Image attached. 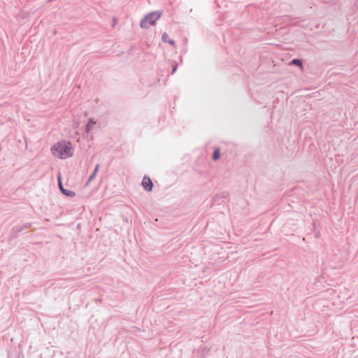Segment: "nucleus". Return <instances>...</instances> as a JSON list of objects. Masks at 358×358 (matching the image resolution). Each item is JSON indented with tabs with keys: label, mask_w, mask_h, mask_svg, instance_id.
Wrapping results in <instances>:
<instances>
[{
	"label": "nucleus",
	"mask_w": 358,
	"mask_h": 358,
	"mask_svg": "<svg viewBox=\"0 0 358 358\" xmlns=\"http://www.w3.org/2000/svg\"><path fill=\"white\" fill-rule=\"evenodd\" d=\"M292 64L297 65L302 69V62L299 59H294L292 61Z\"/></svg>",
	"instance_id": "nucleus-8"
},
{
	"label": "nucleus",
	"mask_w": 358,
	"mask_h": 358,
	"mask_svg": "<svg viewBox=\"0 0 358 358\" xmlns=\"http://www.w3.org/2000/svg\"><path fill=\"white\" fill-rule=\"evenodd\" d=\"M162 12H152L148 14L141 22V27L148 29L152 26L161 17Z\"/></svg>",
	"instance_id": "nucleus-2"
},
{
	"label": "nucleus",
	"mask_w": 358,
	"mask_h": 358,
	"mask_svg": "<svg viewBox=\"0 0 358 358\" xmlns=\"http://www.w3.org/2000/svg\"><path fill=\"white\" fill-rule=\"evenodd\" d=\"M95 122H93L92 120H90L89 122L87 123V130H90V127L91 126L94 124Z\"/></svg>",
	"instance_id": "nucleus-9"
},
{
	"label": "nucleus",
	"mask_w": 358,
	"mask_h": 358,
	"mask_svg": "<svg viewBox=\"0 0 358 358\" xmlns=\"http://www.w3.org/2000/svg\"><path fill=\"white\" fill-rule=\"evenodd\" d=\"M162 41L165 43H169L171 45H174V41L169 38V36L166 33H164L162 35Z\"/></svg>",
	"instance_id": "nucleus-4"
},
{
	"label": "nucleus",
	"mask_w": 358,
	"mask_h": 358,
	"mask_svg": "<svg viewBox=\"0 0 358 358\" xmlns=\"http://www.w3.org/2000/svg\"><path fill=\"white\" fill-rule=\"evenodd\" d=\"M57 180H58V184H59V189H60L61 192H62L63 190L64 189V188L63 187V185H62V176H61L60 173H58Z\"/></svg>",
	"instance_id": "nucleus-6"
},
{
	"label": "nucleus",
	"mask_w": 358,
	"mask_h": 358,
	"mask_svg": "<svg viewBox=\"0 0 358 358\" xmlns=\"http://www.w3.org/2000/svg\"><path fill=\"white\" fill-rule=\"evenodd\" d=\"M142 186L145 190L151 192L152 189L153 183L149 177L144 176L142 180Z\"/></svg>",
	"instance_id": "nucleus-3"
},
{
	"label": "nucleus",
	"mask_w": 358,
	"mask_h": 358,
	"mask_svg": "<svg viewBox=\"0 0 358 358\" xmlns=\"http://www.w3.org/2000/svg\"><path fill=\"white\" fill-rule=\"evenodd\" d=\"M52 155L59 159H65L73 155V148L69 141H61L51 148Z\"/></svg>",
	"instance_id": "nucleus-1"
},
{
	"label": "nucleus",
	"mask_w": 358,
	"mask_h": 358,
	"mask_svg": "<svg viewBox=\"0 0 358 358\" xmlns=\"http://www.w3.org/2000/svg\"><path fill=\"white\" fill-rule=\"evenodd\" d=\"M96 176V174L95 173H92V174L90 176V177L89 178V180H88V182L92 180L94 177Z\"/></svg>",
	"instance_id": "nucleus-10"
},
{
	"label": "nucleus",
	"mask_w": 358,
	"mask_h": 358,
	"mask_svg": "<svg viewBox=\"0 0 358 358\" xmlns=\"http://www.w3.org/2000/svg\"><path fill=\"white\" fill-rule=\"evenodd\" d=\"M62 194H64V195H66L67 196H70V197H73L76 196V193L74 192L67 190L65 189L63 190Z\"/></svg>",
	"instance_id": "nucleus-5"
},
{
	"label": "nucleus",
	"mask_w": 358,
	"mask_h": 358,
	"mask_svg": "<svg viewBox=\"0 0 358 358\" xmlns=\"http://www.w3.org/2000/svg\"><path fill=\"white\" fill-rule=\"evenodd\" d=\"M220 150L219 149H216L214 152H213V160H217L220 158Z\"/></svg>",
	"instance_id": "nucleus-7"
},
{
	"label": "nucleus",
	"mask_w": 358,
	"mask_h": 358,
	"mask_svg": "<svg viewBox=\"0 0 358 358\" xmlns=\"http://www.w3.org/2000/svg\"><path fill=\"white\" fill-rule=\"evenodd\" d=\"M99 164H97V165L96 166V167H95L94 171V172H93V173H95V174H96V173H97V172H98V171H99Z\"/></svg>",
	"instance_id": "nucleus-11"
}]
</instances>
